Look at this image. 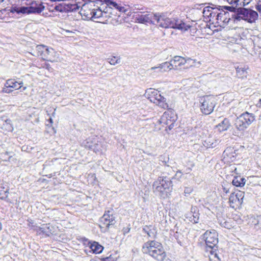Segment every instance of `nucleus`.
<instances>
[{
  "mask_svg": "<svg viewBox=\"0 0 261 261\" xmlns=\"http://www.w3.org/2000/svg\"><path fill=\"white\" fill-rule=\"evenodd\" d=\"M86 2L81 7L80 14L85 19H94L107 17L110 13V8L106 12L101 8V0H85Z\"/></svg>",
  "mask_w": 261,
  "mask_h": 261,
  "instance_id": "f257e3e1",
  "label": "nucleus"
},
{
  "mask_svg": "<svg viewBox=\"0 0 261 261\" xmlns=\"http://www.w3.org/2000/svg\"><path fill=\"white\" fill-rule=\"evenodd\" d=\"M224 8L234 13L231 15V18L235 22L241 20H244L250 23H252L255 22L258 18L257 12L251 9L244 7L236 8V7L233 6H224Z\"/></svg>",
  "mask_w": 261,
  "mask_h": 261,
  "instance_id": "f03ea898",
  "label": "nucleus"
},
{
  "mask_svg": "<svg viewBox=\"0 0 261 261\" xmlns=\"http://www.w3.org/2000/svg\"><path fill=\"white\" fill-rule=\"evenodd\" d=\"M155 24L162 28L178 29L182 31H187L190 28V25L186 24L180 19L170 18L159 14H157Z\"/></svg>",
  "mask_w": 261,
  "mask_h": 261,
  "instance_id": "7ed1b4c3",
  "label": "nucleus"
},
{
  "mask_svg": "<svg viewBox=\"0 0 261 261\" xmlns=\"http://www.w3.org/2000/svg\"><path fill=\"white\" fill-rule=\"evenodd\" d=\"M152 186L154 192L160 197L166 198L169 196L172 189L171 178L164 175L159 176Z\"/></svg>",
  "mask_w": 261,
  "mask_h": 261,
  "instance_id": "20e7f679",
  "label": "nucleus"
},
{
  "mask_svg": "<svg viewBox=\"0 0 261 261\" xmlns=\"http://www.w3.org/2000/svg\"><path fill=\"white\" fill-rule=\"evenodd\" d=\"M142 250L144 253L149 254L159 261H163L166 256L162 245L155 241L145 243L143 246Z\"/></svg>",
  "mask_w": 261,
  "mask_h": 261,
  "instance_id": "39448f33",
  "label": "nucleus"
},
{
  "mask_svg": "<svg viewBox=\"0 0 261 261\" xmlns=\"http://www.w3.org/2000/svg\"><path fill=\"white\" fill-rule=\"evenodd\" d=\"M218 234L215 230H207L203 235V239L206 244L207 251H210L212 255L218 258L217 254L215 252L217 248L218 243Z\"/></svg>",
  "mask_w": 261,
  "mask_h": 261,
  "instance_id": "423d86ee",
  "label": "nucleus"
},
{
  "mask_svg": "<svg viewBox=\"0 0 261 261\" xmlns=\"http://www.w3.org/2000/svg\"><path fill=\"white\" fill-rule=\"evenodd\" d=\"M144 96L150 101L163 109H166L168 108L166 98L162 96L157 90L153 88L147 89L145 91Z\"/></svg>",
  "mask_w": 261,
  "mask_h": 261,
  "instance_id": "0eeeda50",
  "label": "nucleus"
},
{
  "mask_svg": "<svg viewBox=\"0 0 261 261\" xmlns=\"http://www.w3.org/2000/svg\"><path fill=\"white\" fill-rule=\"evenodd\" d=\"M255 119L252 113L246 112L240 115L235 121V126L239 130L246 129Z\"/></svg>",
  "mask_w": 261,
  "mask_h": 261,
  "instance_id": "6e6552de",
  "label": "nucleus"
},
{
  "mask_svg": "<svg viewBox=\"0 0 261 261\" xmlns=\"http://www.w3.org/2000/svg\"><path fill=\"white\" fill-rule=\"evenodd\" d=\"M200 110L205 115L212 113L216 105V99L212 95H205L200 99Z\"/></svg>",
  "mask_w": 261,
  "mask_h": 261,
  "instance_id": "1a4fd4ad",
  "label": "nucleus"
},
{
  "mask_svg": "<svg viewBox=\"0 0 261 261\" xmlns=\"http://www.w3.org/2000/svg\"><path fill=\"white\" fill-rule=\"evenodd\" d=\"M168 109V111L164 113L162 116L160 123L163 126L168 127L169 130L172 129L174 126V124L177 120V116L171 109Z\"/></svg>",
  "mask_w": 261,
  "mask_h": 261,
  "instance_id": "9d476101",
  "label": "nucleus"
},
{
  "mask_svg": "<svg viewBox=\"0 0 261 261\" xmlns=\"http://www.w3.org/2000/svg\"><path fill=\"white\" fill-rule=\"evenodd\" d=\"M101 8L102 11L106 12L107 8L111 9L109 12L110 14L107 15V17H104V18H108L112 17L113 15V9L118 10L119 12L126 13L128 8H126L125 7L122 6L121 4H117L115 2L111 0H101Z\"/></svg>",
  "mask_w": 261,
  "mask_h": 261,
  "instance_id": "9b49d317",
  "label": "nucleus"
},
{
  "mask_svg": "<svg viewBox=\"0 0 261 261\" xmlns=\"http://www.w3.org/2000/svg\"><path fill=\"white\" fill-rule=\"evenodd\" d=\"M115 218L113 214L112 211H106L103 216L99 219V226L102 229V231L106 232L108 230L110 225L115 224Z\"/></svg>",
  "mask_w": 261,
  "mask_h": 261,
  "instance_id": "f8f14e48",
  "label": "nucleus"
},
{
  "mask_svg": "<svg viewBox=\"0 0 261 261\" xmlns=\"http://www.w3.org/2000/svg\"><path fill=\"white\" fill-rule=\"evenodd\" d=\"M45 9V6L43 3L32 2L30 6L28 7H22L21 12L22 14H40Z\"/></svg>",
  "mask_w": 261,
  "mask_h": 261,
  "instance_id": "ddd939ff",
  "label": "nucleus"
},
{
  "mask_svg": "<svg viewBox=\"0 0 261 261\" xmlns=\"http://www.w3.org/2000/svg\"><path fill=\"white\" fill-rule=\"evenodd\" d=\"M157 14L149 12H138L136 15V19L139 22L142 23H150L155 24Z\"/></svg>",
  "mask_w": 261,
  "mask_h": 261,
  "instance_id": "4468645a",
  "label": "nucleus"
},
{
  "mask_svg": "<svg viewBox=\"0 0 261 261\" xmlns=\"http://www.w3.org/2000/svg\"><path fill=\"white\" fill-rule=\"evenodd\" d=\"M244 197L243 192L239 191L232 193L229 198L230 206L232 208L239 207L242 203Z\"/></svg>",
  "mask_w": 261,
  "mask_h": 261,
  "instance_id": "2eb2a0df",
  "label": "nucleus"
},
{
  "mask_svg": "<svg viewBox=\"0 0 261 261\" xmlns=\"http://www.w3.org/2000/svg\"><path fill=\"white\" fill-rule=\"evenodd\" d=\"M58 54L52 48H49L45 45L43 52L41 56V58L44 60H47L51 62H57L59 58Z\"/></svg>",
  "mask_w": 261,
  "mask_h": 261,
  "instance_id": "dca6fc26",
  "label": "nucleus"
},
{
  "mask_svg": "<svg viewBox=\"0 0 261 261\" xmlns=\"http://www.w3.org/2000/svg\"><path fill=\"white\" fill-rule=\"evenodd\" d=\"M222 156L224 163L228 164L233 162L237 158L236 150L231 147H227L224 151Z\"/></svg>",
  "mask_w": 261,
  "mask_h": 261,
  "instance_id": "f3484780",
  "label": "nucleus"
},
{
  "mask_svg": "<svg viewBox=\"0 0 261 261\" xmlns=\"http://www.w3.org/2000/svg\"><path fill=\"white\" fill-rule=\"evenodd\" d=\"M216 19L217 21L215 22V24L223 28L225 27L231 20V18L229 17V13L223 10H220Z\"/></svg>",
  "mask_w": 261,
  "mask_h": 261,
  "instance_id": "a211bd4d",
  "label": "nucleus"
},
{
  "mask_svg": "<svg viewBox=\"0 0 261 261\" xmlns=\"http://www.w3.org/2000/svg\"><path fill=\"white\" fill-rule=\"evenodd\" d=\"M249 223L253 228L261 233V215H252L249 218Z\"/></svg>",
  "mask_w": 261,
  "mask_h": 261,
  "instance_id": "6ab92c4d",
  "label": "nucleus"
},
{
  "mask_svg": "<svg viewBox=\"0 0 261 261\" xmlns=\"http://www.w3.org/2000/svg\"><path fill=\"white\" fill-rule=\"evenodd\" d=\"M173 69L172 67V64H171V62H165L162 64H160L158 66L152 67L150 68V69H148L147 70V72L150 74H153L151 71L153 70L158 69L159 71L161 72H165L167 70H169Z\"/></svg>",
  "mask_w": 261,
  "mask_h": 261,
  "instance_id": "aec40b11",
  "label": "nucleus"
},
{
  "mask_svg": "<svg viewBox=\"0 0 261 261\" xmlns=\"http://www.w3.org/2000/svg\"><path fill=\"white\" fill-rule=\"evenodd\" d=\"M190 60H191L190 59L186 60L184 58L180 56H175L170 62L172 64L173 69H178L179 67L186 64V63Z\"/></svg>",
  "mask_w": 261,
  "mask_h": 261,
  "instance_id": "412c9836",
  "label": "nucleus"
},
{
  "mask_svg": "<svg viewBox=\"0 0 261 261\" xmlns=\"http://www.w3.org/2000/svg\"><path fill=\"white\" fill-rule=\"evenodd\" d=\"M187 219L193 223H197L198 222L199 218V214L197 207L192 206L191 209V212L187 214Z\"/></svg>",
  "mask_w": 261,
  "mask_h": 261,
  "instance_id": "4be33fe9",
  "label": "nucleus"
},
{
  "mask_svg": "<svg viewBox=\"0 0 261 261\" xmlns=\"http://www.w3.org/2000/svg\"><path fill=\"white\" fill-rule=\"evenodd\" d=\"M54 227L49 224H45L39 228L38 232L40 233H42L46 236H49L54 232Z\"/></svg>",
  "mask_w": 261,
  "mask_h": 261,
  "instance_id": "5701e85b",
  "label": "nucleus"
},
{
  "mask_svg": "<svg viewBox=\"0 0 261 261\" xmlns=\"http://www.w3.org/2000/svg\"><path fill=\"white\" fill-rule=\"evenodd\" d=\"M22 85V82H18L15 81L14 79H9L6 82L5 86L10 87L12 89L17 90L20 89Z\"/></svg>",
  "mask_w": 261,
  "mask_h": 261,
  "instance_id": "b1692460",
  "label": "nucleus"
},
{
  "mask_svg": "<svg viewBox=\"0 0 261 261\" xmlns=\"http://www.w3.org/2000/svg\"><path fill=\"white\" fill-rule=\"evenodd\" d=\"M162 159V158L161 157L160 161L163 163V165H164V169L161 176L172 175L174 173V171L171 167L167 164V163L168 162V161L167 162L163 161Z\"/></svg>",
  "mask_w": 261,
  "mask_h": 261,
  "instance_id": "393cba45",
  "label": "nucleus"
},
{
  "mask_svg": "<svg viewBox=\"0 0 261 261\" xmlns=\"http://www.w3.org/2000/svg\"><path fill=\"white\" fill-rule=\"evenodd\" d=\"M203 144L206 148H214L218 144V141L212 137H209L204 141Z\"/></svg>",
  "mask_w": 261,
  "mask_h": 261,
  "instance_id": "a878e982",
  "label": "nucleus"
},
{
  "mask_svg": "<svg viewBox=\"0 0 261 261\" xmlns=\"http://www.w3.org/2000/svg\"><path fill=\"white\" fill-rule=\"evenodd\" d=\"M230 124L228 119L225 118L221 123L217 125L220 132L226 130L230 126Z\"/></svg>",
  "mask_w": 261,
  "mask_h": 261,
  "instance_id": "bb28decb",
  "label": "nucleus"
},
{
  "mask_svg": "<svg viewBox=\"0 0 261 261\" xmlns=\"http://www.w3.org/2000/svg\"><path fill=\"white\" fill-rule=\"evenodd\" d=\"M82 146L85 147V148L92 149L95 152L99 151L98 149H96L95 145L93 144V142L91 139L90 138L84 140L82 143Z\"/></svg>",
  "mask_w": 261,
  "mask_h": 261,
  "instance_id": "cd10ccee",
  "label": "nucleus"
},
{
  "mask_svg": "<svg viewBox=\"0 0 261 261\" xmlns=\"http://www.w3.org/2000/svg\"><path fill=\"white\" fill-rule=\"evenodd\" d=\"M246 179L240 176L234 177L232 181V184L236 187H242L244 186Z\"/></svg>",
  "mask_w": 261,
  "mask_h": 261,
  "instance_id": "c85d7f7f",
  "label": "nucleus"
},
{
  "mask_svg": "<svg viewBox=\"0 0 261 261\" xmlns=\"http://www.w3.org/2000/svg\"><path fill=\"white\" fill-rule=\"evenodd\" d=\"M8 189L5 187L3 181L0 180V199H4L8 196Z\"/></svg>",
  "mask_w": 261,
  "mask_h": 261,
  "instance_id": "c756f323",
  "label": "nucleus"
},
{
  "mask_svg": "<svg viewBox=\"0 0 261 261\" xmlns=\"http://www.w3.org/2000/svg\"><path fill=\"white\" fill-rule=\"evenodd\" d=\"M90 248L93 252L96 254L100 253L103 249V247L96 242H94L91 244Z\"/></svg>",
  "mask_w": 261,
  "mask_h": 261,
  "instance_id": "7c9ffc66",
  "label": "nucleus"
},
{
  "mask_svg": "<svg viewBox=\"0 0 261 261\" xmlns=\"http://www.w3.org/2000/svg\"><path fill=\"white\" fill-rule=\"evenodd\" d=\"M44 45H38L35 46L34 49H33V53L32 55L35 57H41L43 49H44Z\"/></svg>",
  "mask_w": 261,
  "mask_h": 261,
  "instance_id": "2f4dec72",
  "label": "nucleus"
},
{
  "mask_svg": "<svg viewBox=\"0 0 261 261\" xmlns=\"http://www.w3.org/2000/svg\"><path fill=\"white\" fill-rule=\"evenodd\" d=\"M142 231L146 234H147L149 238H154L155 236L156 232L154 229L151 226L146 225L143 228Z\"/></svg>",
  "mask_w": 261,
  "mask_h": 261,
  "instance_id": "473e14b6",
  "label": "nucleus"
},
{
  "mask_svg": "<svg viewBox=\"0 0 261 261\" xmlns=\"http://www.w3.org/2000/svg\"><path fill=\"white\" fill-rule=\"evenodd\" d=\"M220 12V10L217 8H213L212 13L211 14L207 21L212 22L213 23H215L217 21L216 18L217 17L218 14Z\"/></svg>",
  "mask_w": 261,
  "mask_h": 261,
  "instance_id": "72a5a7b5",
  "label": "nucleus"
},
{
  "mask_svg": "<svg viewBox=\"0 0 261 261\" xmlns=\"http://www.w3.org/2000/svg\"><path fill=\"white\" fill-rule=\"evenodd\" d=\"M236 72L237 76L239 78L243 79L246 77L247 76V69L242 67H237L236 68Z\"/></svg>",
  "mask_w": 261,
  "mask_h": 261,
  "instance_id": "f704fd0d",
  "label": "nucleus"
},
{
  "mask_svg": "<svg viewBox=\"0 0 261 261\" xmlns=\"http://www.w3.org/2000/svg\"><path fill=\"white\" fill-rule=\"evenodd\" d=\"M54 9L57 11L60 12H68L67 4L64 3L60 4L58 5H56Z\"/></svg>",
  "mask_w": 261,
  "mask_h": 261,
  "instance_id": "c9c22d12",
  "label": "nucleus"
},
{
  "mask_svg": "<svg viewBox=\"0 0 261 261\" xmlns=\"http://www.w3.org/2000/svg\"><path fill=\"white\" fill-rule=\"evenodd\" d=\"M250 40L253 43L254 46L261 48V38L258 36H253Z\"/></svg>",
  "mask_w": 261,
  "mask_h": 261,
  "instance_id": "e433bc0d",
  "label": "nucleus"
},
{
  "mask_svg": "<svg viewBox=\"0 0 261 261\" xmlns=\"http://www.w3.org/2000/svg\"><path fill=\"white\" fill-rule=\"evenodd\" d=\"M106 60L112 65H115L120 62V58L115 56L107 58Z\"/></svg>",
  "mask_w": 261,
  "mask_h": 261,
  "instance_id": "4c0bfd02",
  "label": "nucleus"
},
{
  "mask_svg": "<svg viewBox=\"0 0 261 261\" xmlns=\"http://www.w3.org/2000/svg\"><path fill=\"white\" fill-rule=\"evenodd\" d=\"M213 8L208 6L204 8L202 13L203 14V16L207 20L211 14L212 13Z\"/></svg>",
  "mask_w": 261,
  "mask_h": 261,
  "instance_id": "58836bf2",
  "label": "nucleus"
},
{
  "mask_svg": "<svg viewBox=\"0 0 261 261\" xmlns=\"http://www.w3.org/2000/svg\"><path fill=\"white\" fill-rule=\"evenodd\" d=\"M68 6V12H73L79 9V8L81 7L80 6H78V5L76 3L74 4H67Z\"/></svg>",
  "mask_w": 261,
  "mask_h": 261,
  "instance_id": "ea45409f",
  "label": "nucleus"
},
{
  "mask_svg": "<svg viewBox=\"0 0 261 261\" xmlns=\"http://www.w3.org/2000/svg\"><path fill=\"white\" fill-rule=\"evenodd\" d=\"M251 0H243L240 1L238 3H236L234 7H236V8L238 7H243L246 5H248Z\"/></svg>",
  "mask_w": 261,
  "mask_h": 261,
  "instance_id": "a19ab883",
  "label": "nucleus"
},
{
  "mask_svg": "<svg viewBox=\"0 0 261 261\" xmlns=\"http://www.w3.org/2000/svg\"><path fill=\"white\" fill-rule=\"evenodd\" d=\"M22 7H17L16 6L12 7L10 9V12L12 13H16L17 14L22 13L21 12V9Z\"/></svg>",
  "mask_w": 261,
  "mask_h": 261,
  "instance_id": "79ce46f5",
  "label": "nucleus"
},
{
  "mask_svg": "<svg viewBox=\"0 0 261 261\" xmlns=\"http://www.w3.org/2000/svg\"><path fill=\"white\" fill-rule=\"evenodd\" d=\"M193 191V189L191 187H186L184 190V194L186 196L190 195Z\"/></svg>",
  "mask_w": 261,
  "mask_h": 261,
  "instance_id": "37998d69",
  "label": "nucleus"
},
{
  "mask_svg": "<svg viewBox=\"0 0 261 261\" xmlns=\"http://www.w3.org/2000/svg\"><path fill=\"white\" fill-rule=\"evenodd\" d=\"M182 176V173L180 170H178L176 172L175 175L172 177L171 179L173 178L177 179L178 180H180Z\"/></svg>",
  "mask_w": 261,
  "mask_h": 261,
  "instance_id": "c03bdc74",
  "label": "nucleus"
},
{
  "mask_svg": "<svg viewBox=\"0 0 261 261\" xmlns=\"http://www.w3.org/2000/svg\"><path fill=\"white\" fill-rule=\"evenodd\" d=\"M13 91V89L10 87H5L4 86V87L2 89V92L6 93H10Z\"/></svg>",
  "mask_w": 261,
  "mask_h": 261,
  "instance_id": "a18cd8bd",
  "label": "nucleus"
},
{
  "mask_svg": "<svg viewBox=\"0 0 261 261\" xmlns=\"http://www.w3.org/2000/svg\"><path fill=\"white\" fill-rule=\"evenodd\" d=\"M255 9L261 14V1H259L255 5Z\"/></svg>",
  "mask_w": 261,
  "mask_h": 261,
  "instance_id": "49530a36",
  "label": "nucleus"
},
{
  "mask_svg": "<svg viewBox=\"0 0 261 261\" xmlns=\"http://www.w3.org/2000/svg\"><path fill=\"white\" fill-rule=\"evenodd\" d=\"M151 72L153 74H150L147 71V73L151 76H155L156 75V74L159 73H161V71H159L158 69H156V70H152L151 71Z\"/></svg>",
  "mask_w": 261,
  "mask_h": 261,
  "instance_id": "de8ad7c7",
  "label": "nucleus"
},
{
  "mask_svg": "<svg viewBox=\"0 0 261 261\" xmlns=\"http://www.w3.org/2000/svg\"><path fill=\"white\" fill-rule=\"evenodd\" d=\"M227 1L229 4L231 5V6H234L236 3H238L240 1V0H227Z\"/></svg>",
  "mask_w": 261,
  "mask_h": 261,
  "instance_id": "09e8293b",
  "label": "nucleus"
},
{
  "mask_svg": "<svg viewBox=\"0 0 261 261\" xmlns=\"http://www.w3.org/2000/svg\"><path fill=\"white\" fill-rule=\"evenodd\" d=\"M193 63H194L193 64L190 65L191 67L195 66V67H199L200 66V65H201L200 62H199V61L196 62L195 60H193Z\"/></svg>",
  "mask_w": 261,
  "mask_h": 261,
  "instance_id": "8fccbe9b",
  "label": "nucleus"
},
{
  "mask_svg": "<svg viewBox=\"0 0 261 261\" xmlns=\"http://www.w3.org/2000/svg\"><path fill=\"white\" fill-rule=\"evenodd\" d=\"M194 164H192L191 167H189V168H187L185 171L186 173H187V174L189 173L192 170V167H194Z\"/></svg>",
  "mask_w": 261,
  "mask_h": 261,
  "instance_id": "3c124183",
  "label": "nucleus"
},
{
  "mask_svg": "<svg viewBox=\"0 0 261 261\" xmlns=\"http://www.w3.org/2000/svg\"><path fill=\"white\" fill-rule=\"evenodd\" d=\"M223 192L225 193L226 194H227V193H229V188H227L226 187H223Z\"/></svg>",
  "mask_w": 261,
  "mask_h": 261,
  "instance_id": "603ef678",
  "label": "nucleus"
},
{
  "mask_svg": "<svg viewBox=\"0 0 261 261\" xmlns=\"http://www.w3.org/2000/svg\"><path fill=\"white\" fill-rule=\"evenodd\" d=\"M45 67L49 71H50L52 68H51L50 65L49 64H47V63H45Z\"/></svg>",
  "mask_w": 261,
  "mask_h": 261,
  "instance_id": "864d4df0",
  "label": "nucleus"
},
{
  "mask_svg": "<svg viewBox=\"0 0 261 261\" xmlns=\"http://www.w3.org/2000/svg\"><path fill=\"white\" fill-rule=\"evenodd\" d=\"M130 230V228L129 227H126V228H123V233L125 234V233H128Z\"/></svg>",
  "mask_w": 261,
  "mask_h": 261,
  "instance_id": "5fc2aeb1",
  "label": "nucleus"
},
{
  "mask_svg": "<svg viewBox=\"0 0 261 261\" xmlns=\"http://www.w3.org/2000/svg\"><path fill=\"white\" fill-rule=\"evenodd\" d=\"M62 31L63 32H65L66 33H74L73 32L71 31H70V30H65V29H62Z\"/></svg>",
  "mask_w": 261,
  "mask_h": 261,
  "instance_id": "6e6d98bb",
  "label": "nucleus"
},
{
  "mask_svg": "<svg viewBox=\"0 0 261 261\" xmlns=\"http://www.w3.org/2000/svg\"><path fill=\"white\" fill-rule=\"evenodd\" d=\"M257 106L258 108H261V98L259 100L258 103H257Z\"/></svg>",
  "mask_w": 261,
  "mask_h": 261,
  "instance_id": "4d7b16f0",
  "label": "nucleus"
},
{
  "mask_svg": "<svg viewBox=\"0 0 261 261\" xmlns=\"http://www.w3.org/2000/svg\"><path fill=\"white\" fill-rule=\"evenodd\" d=\"M49 121L50 123H53V119L51 118H49Z\"/></svg>",
  "mask_w": 261,
  "mask_h": 261,
  "instance_id": "13d9d810",
  "label": "nucleus"
},
{
  "mask_svg": "<svg viewBox=\"0 0 261 261\" xmlns=\"http://www.w3.org/2000/svg\"><path fill=\"white\" fill-rule=\"evenodd\" d=\"M26 89H27V87H23V91L25 90H26Z\"/></svg>",
  "mask_w": 261,
  "mask_h": 261,
  "instance_id": "bf43d9fd",
  "label": "nucleus"
},
{
  "mask_svg": "<svg viewBox=\"0 0 261 261\" xmlns=\"http://www.w3.org/2000/svg\"><path fill=\"white\" fill-rule=\"evenodd\" d=\"M22 150H25V146H22Z\"/></svg>",
  "mask_w": 261,
  "mask_h": 261,
  "instance_id": "052dcab7",
  "label": "nucleus"
},
{
  "mask_svg": "<svg viewBox=\"0 0 261 261\" xmlns=\"http://www.w3.org/2000/svg\"><path fill=\"white\" fill-rule=\"evenodd\" d=\"M2 229V225H1V223H0V230H1Z\"/></svg>",
  "mask_w": 261,
  "mask_h": 261,
  "instance_id": "680f3d73",
  "label": "nucleus"
},
{
  "mask_svg": "<svg viewBox=\"0 0 261 261\" xmlns=\"http://www.w3.org/2000/svg\"><path fill=\"white\" fill-rule=\"evenodd\" d=\"M50 1H52V2H56L57 1V0H50Z\"/></svg>",
  "mask_w": 261,
  "mask_h": 261,
  "instance_id": "e2e57ef3",
  "label": "nucleus"
},
{
  "mask_svg": "<svg viewBox=\"0 0 261 261\" xmlns=\"http://www.w3.org/2000/svg\"><path fill=\"white\" fill-rule=\"evenodd\" d=\"M4 1V0H0V4L3 2Z\"/></svg>",
  "mask_w": 261,
  "mask_h": 261,
  "instance_id": "0e129e2a",
  "label": "nucleus"
},
{
  "mask_svg": "<svg viewBox=\"0 0 261 261\" xmlns=\"http://www.w3.org/2000/svg\"><path fill=\"white\" fill-rule=\"evenodd\" d=\"M90 261H95V260H93V259H91V260H90Z\"/></svg>",
  "mask_w": 261,
  "mask_h": 261,
  "instance_id": "69168bd1",
  "label": "nucleus"
}]
</instances>
